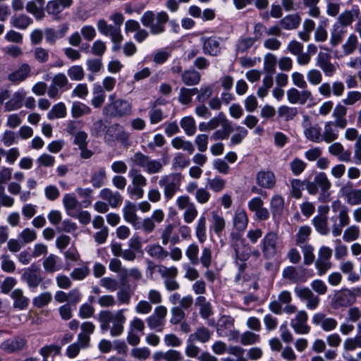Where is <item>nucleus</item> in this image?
<instances>
[{
  "label": "nucleus",
  "instance_id": "nucleus-37",
  "mask_svg": "<svg viewBox=\"0 0 361 361\" xmlns=\"http://www.w3.org/2000/svg\"><path fill=\"white\" fill-rule=\"evenodd\" d=\"M128 177L131 180L132 185L145 188L147 185L146 177L137 169L132 168L128 172Z\"/></svg>",
  "mask_w": 361,
  "mask_h": 361
},
{
  "label": "nucleus",
  "instance_id": "nucleus-54",
  "mask_svg": "<svg viewBox=\"0 0 361 361\" xmlns=\"http://www.w3.org/2000/svg\"><path fill=\"white\" fill-rule=\"evenodd\" d=\"M52 300V295L49 291L41 293L32 300L33 305L42 308L48 305Z\"/></svg>",
  "mask_w": 361,
  "mask_h": 361
},
{
  "label": "nucleus",
  "instance_id": "nucleus-56",
  "mask_svg": "<svg viewBox=\"0 0 361 361\" xmlns=\"http://www.w3.org/2000/svg\"><path fill=\"white\" fill-rule=\"evenodd\" d=\"M196 304L200 306V312L204 319H207L212 314L211 305L204 297H198Z\"/></svg>",
  "mask_w": 361,
  "mask_h": 361
},
{
  "label": "nucleus",
  "instance_id": "nucleus-55",
  "mask_svg": "<svg viewBox=\"0 0 361 361\" xmlns=\"http://www.w3.org/2000/svg\"><path fill=\"white\" fill-rule=\"evenodd\" d=\"M32 23V19L26 15L21 14L11 19V24L13 27L24 30L27 28Z\"/></svg>",
  "mask_w": 361,
  "mask_h": 361
},
{
  "label": "nucleus",
  "instance_id": "nucleus-51",
  "mask_svg": "<svg viewBox=\"0 0 361 361\" xmlns=\"http://www.w3.org/2000/svg\"><path fill=\"white\" fill-rule=\"evenodd\" d=\"M284 209V200L283 198L279 195H275L271 200V210L273 214V216L275 217L276 216H281Z\"/></svg>",
  "mask_w": 361,
  "mask_h": 361
},
{
  "label": "nucleus",
  "instance_id": "nucleus-50",
  "mask_svg": "<svg viewBox=\"0 0 361 361\" xmlns=\"http://www.w3.org/2000/svg\"><path fill=\"white\" fill-rule=\"evenodd\" d=\"M174 226L172 224H167L163 229L161 235V239L164 245H166L169 242L173 244H176L179 241L178 236L171 238Z\"/></svg>",
  "mask_w": 361,
  "mask_h": 361
},
{
  "label": "nucleus",
  "instance_id": "nucleus-59",
  "mask_svg": "<svg viewBox=\"0 0 361 361\" xmlns=\"http://www.w3.org/2000/svg\"><path fill=\"white\" fill-rule=\"evenodd\" d=\"M157 272L166 280V279L176 278L178 275V269L176 267H167L163 264L157 266Z\"/></svg>",
  "mask_w": 361,
  "mask_h": 361
},
{
  "label": "nucleus",
  "instance_id": "nucleus-26",
  "mask_svg": "<svg viewBox=\"0 0 361 361\" xmlns=\"http://www.w3.org/2000/svg\"><path fill=\"white\" fill-rule=\"evenodd\" d=\"M201 41L202 42V49L204 54L212 56H217L220 54V44L217 37H202Z\"/></svg>",
  "mask_w": 361,
  "mask_h": 361
},
{
  "label": "nucleus",
  "instance_id": "nucleus-62",
  "mask_svg": "<svg viewBox=\"0 0 361 361\" xmlns=\"http://www.w3.org/2000/svg\"><path fill=\"white\" fill-rule=\"evenodd\" d=\"M199 247L195 243L189 245L185 250V255L191 264L196 265L199 263L198 259Z\"/></svg>",
  "mask_w": 361,
  "mask_h": 361
},
{
  "label": "nucleus",
  "instance_id": "nucleus-18",
  "mask_svg": "<svg viewBox=\"0 0 361 361\" xmlns=\"http://www.w3.org/2000/svg\"><path fill=\"white\" fill-rule=\"evenodd\" d=\"M320 188L321 192L319 196V200L322 202H327L330 200L329 189L331 187V183L328 177L324 173H319L316 175L314 180Z\"/></svg>",
  "mask_w": 361,
  "mask_h": 361
},
{
  "label": "nucleus",
  "instance_id": "nucleus-14",
  "mask_svg": "<svg viewBox=\"0 0 361 361\" xmlns=\"http://www.w3.org/2000/svg\"><path fill=\"white\" fill-rule=\"evenodd\" d=\"M286 94L288 102L292 104L304 105L308 101L314 99L312 92L306 88L299 90L297 88L291 87L287 90Z\"/></svg>",
  "mask_w": 361,
  "mask_h": 361
},
{
  "label": "nucleus",
  "instance_id": "nucleus-61",
  "mask_svg": "<svg viewBox=\"0 0 361 361\" xmlns=\"http://www.w3.org/2000/svg\"><path fill=\"white\" fill-rule=\"evenodd\" d=\"M109 130L114 131L116 133V139L120 140L122 143L126 144L128 141L130 134L124 130L121 125L118 123L114 124L110 127Z\"/></svg>",
  "mask_w": 361,
  "mask_h": 361
},
{
  "label": "nucleus",
  "instance_id": "nucleus-21",
  "mask_svg": "<svg viewBox=\"0 0 361 361\" xmlns=\"http://www.w3.org/2000/svg\"><path fill=\"white\" fill-rule=\"evenodd\" d=\"M312 323L314 325H319L324 331H334L337 325V321L332 317H327L324 313H317L312 317Z\"/></svg>",
  "mask_w": 361,
  "mask_h": 361
},
{
  "label": "nucleus",
  "instance_id": "nucleus-48",
  "mask_svg": "<svg viewBox=\"0 0 361 361\" xmlns=\"http://www.w3.org/2000/svg\"><path fill=\"white\" fill-rule=\"evenodd\" d=\"M66 116V107L63 102L54 105L51 109L47 113V118L49 120L62 118Z\"/></svg>",
  "mask_w": 361,
  "mask_h": 361
},
{
  "label": "nucleus",
  "instance_id": "nucleus-64",
  "mask_svg": "<svg viewBox=\"0 0 361 361\" xmlns=\"http://www.w3.org/2000/svg\"><path fill=\"white\" fill-rule=\"evenodd\" d=\"M360 235V228L356 225H352L348 227L343 233V239L345 242H352L358 238Z\"/></svg>",
  "mask_w": 361,
  "mask_h": 361
},
{
  "label": "nucleus",
  "instance_id": "nucleus-45",
  "mask_svg": "<svg viewBox=\"0 0 361 361\" xmlns=\"http://www.w3.org/2000/svg\"><path fill=\"white\" fill-rule=\"evenodd\" d=\"M198 92L197 88L181 87L178 95V102L183 105H189L192 97Z\"/></svg>",
  "mask_w": 361,
  "mask_h": 361
},
{
  "label": "nucleus",
  "instance_id": "nucleus-16",
  "mask_svg": "<svg viewBox=\"0 0 361 361\" xmlns=\"http://www.w3.org/2000/svg\"><path fill=\"white\" fill-rule=\"evenodd\" d=\"M294 291L300 300L306 301V307L308 310H314L318 307L320 299L309 288L295 287Z\"/></svg>",
  "mask_w": 361,
  "mask_h": 361
},
{
  "label": "nucleus",
  "instance_id": "nucleus-7",
  "mask_svg": "<svg viewBox=\"0 0 361 361\" xmlns=\"http://www.w3.org/2000/svg\"><path fill=\"white\" fill-rule=\"evenodd\" d=\"M130 159L135 165L144 169L149 174L161 172L164 166L159 160L152 159L149 156L140 152L135 153Z\"/></svg>",
  "mask_w": 361,
  "mask_h": 361
},
{
  "label": "nucleus",
  "instance_id": "nucleus-40",
  "mask_svg": "<svg viewBox=\"0 0 361 361\" xmlns=\"http://www.w3.org/2000/svg\"><path fill=\"white\" fill-rule=\"evenodd\" d=\"M171 145L176 149H183L190 154L195 152V147L192 142L184 140L181 137H176L172 139Z\"/></svg>",
  "mask_w": 361,
  "mask_h": 361
},
{
  "label": "nucleus",
  "instance_id": "nucleus-33",
  "mask_svg": "<svg viewBox=\"0 0 361 361\" xmlns=\"http://www.w3.org/2000/svg\"><path fill=\"white\" fill-rule=\"evenodd\" d=\"M301 18L298 14H290L283 17L279 23L282 28L287 30L296 29L300 24Z\"/></svg>",
  "mask_w": 361,
  "mask_h": 361
},
{
  "label": "nucleus",
  "instance_id": "nucleus-28",
  "mask_svg": "<svg viewBox=\"0 0 361 361\" xmlns=\"http://www.w3.org/2000/svg\"><path fill=\"white\" fill-rule=\"evenodd\" d=\"M328 152L336 156L339 161L344 162L350 161L351 152L349 150H345L343 145L340 142H334L328 147Z\"/></svg>",
  "mask_w": 361,
  "mask_h": 361
},
{
  "label": "nucleus",
  "instance_id": "nucleus-63",
  "mask_svg": "<svg viewBox=\"0 0 361 361\" xmlns=\"http://www.w3.org/2000/svg\"><path fill=\"white\" fill-rule=\"evenodd\" d=\"M207 184L213 192H219L226 187V180L219 176H215L212 179H208Z\"/></svg>",
  "mask_w": 361,
  "mask_h": 361
},
{
  "label": "nucleus",
  "instance_id": "nucleus-60",
  "mask_svg": "<svg viewBox=\"0 0 361 361\" xmlns=\"http://www.w3.org/2000/svg\"><path fill=\"white\" fill-rule=\"evenodd\" d=\"M57 259L58 257L54 254H50L45 258L42 265L46 272L54 273L59 269L57 266Z\"/></svg>",
  "mask_w": 361,
  "mask_h": 361
},
{
  "label": "nucleus",
  "instance_id": "nucleus-53",
  "mask_svg": "<svg viewBox=\"0 0 361 361\" xmlns=\"http://www.w3.org/2000/svg\"><path fill=\"white\" fill-rule=\"evenodd\" d=\"M277 64L276 56L271 54L267 53L264 56V70L266 73L274 74L276 72V66Z\"/></svg>",
  "mask_w": 361,
  "mask_h": 361
},
{
  "label": "nucleus",
  "instance_id": "nucleus-12",
  "mask_svg": "<svg viewBox=\"0 0 361 361\" xmlns=\"http://www.w3.org/2000/svg\"><path fill=\"white\" fill-rule=\"evenodd\" d=\"M302 126L305 137L316 143L322 141L321 128L318 125L312 126L311 124V118L307 114L302 115Z\"/></svg>",
  "mask_w": 361,
  "mask_h": 361
},
{
  "label": "nucleus",
  "instance_id": "nucleus-42",
  "mask_svg": "<svg viewBox=\"0 0 361 361\" xmlns=\"http://www.w3.org/2000/svg\"><path fill=\"white\" fill-rule=\"evenodd\" d=\"M183 82L188 86H192L198 84L201 79L200 74L195 70H188L182 74Z\"/></svg>",
  "mask_w": 361,
  "mask_h": 361
},
{
  "label": "nucleus",
  "instance_id": "nucleus-30",
  "mask_svg": "<svg viewBox=\"0 0 361 361\" xmlns=\"http://www.w3.org/2000/svg\"><path fill=\"white\" fill-rule=\"evenodd\" d=\"M347 108L344 105L337 104L334 109L332 116L335 121L334 123L338 128L344 129L348 126L346 119Z\"/></svg>",
  "mask_w": 361,
  "mask_h": 361
},
{
  "label": "nucleus",
  "instance_id": "nucleus-2",
  "mask_svg": "<svg viewBox=\"0 0 361 361\" xmlns=\"http://www.w3.org/2000/svg\"><path fill=\"white\" fill-rule=\"evenodd\" d=\"M360 14V10L356 6L351 10H345L337 16L330 33L329 42L332 47H335L342 42L347 32V27L350 26Z\"/></svg>",
  "mask_w": 361,
  "mask_h": 361
},
{
  "label": "nucleus",
  "instance_id": "nucleus-32",
  "mask_svg": "<svg viewBox=\"0 0 361 361\" xmlns=\"http://www.w3.org/2000/svg\"><path fill=\"white\" fill-rule=\"evenodd\" d=\"M147 253L152 258L157 260H164L169 256V252L159 244L149 245L146 247Z\"/></svg>",
  "mask_w": 361,
  "mask_h": 361
},
{
  "label": "nucleus",
  "instance_id": "nucleus-4",
  "mask_svg": "<svg viewBox=\"0 0 361 361\" xmlns=\"http://www.w3.org/2000/svg\"><path fill=\"white\" fill-rule=\"evenodd\" d=\"M169 20V16L166 12L161 11L156 16L151 11H147L140 18L142 24L149 28L152 35H159L165 31V24Z\"/></svg>",
  "mask_w": 361,
  "mask_h": 361
},
{
  "label": "nucleus",
  "instance_id": "nucleus-6",
  "mask_svg": "<svg viewBox=\"0 0 361 361\" xmlns=\"http://www.w3.org/2000/svg\"><path fill=\"white\" fill-rule=\"evenodd\" d=\"M293 296L289 290L281 291L277 300L271 301L269 304V310L276 314H281L282 312L287 314H292L297 310L295 305H292Z\"/></svg>",
  "mask_w": 361,
  "mask_h": 361
},
{
  "label": "nucleus",
  "instance_id": "nucleus-9",
  "mask_svg": "<svg viewBox=\"0 0 361 361\" xmlns=\"http://www.w3.org/2000/svg\"><path fill=\"white\" fill-rule=\"evenodd\" d=\"M312 276V271L306 269L302 267L296 268L289 266L285 268L282 272L283 279L294 283L306 282Z\"/></svg>",
  "mask_w": 361,
  "mask_h": 361
},
{
  "label": "nucleus",
  "instance_id": "nucleus-19",
  "mask_svg": "<svg viewBox=\"0 0 361 361\" xmlns=\"http://www.w3.org/2000/svg\"><path fill=\"white\" fill-rule=\"evenodd\" d=\"M32 68L27 63H23L15 71L8 75V80L13 83L19 84L27 80L30 75Z\"/></svg>",
  "mask_w": 361,
  "mask_h": 361
},
{
  "label": "nucleus",
  "instance_id": "nucleus-49",
  "mask_svg": "<svg viewBox=\"0 0 361 361\" xmlns=\"http://www.w3.org/2000/svg\"><path fill=\"white\" fill-rule=\"evenodd\" d=\"M298 114V111L296 107L283 105L278 109L279 117L283 118L286 121L293 120Z\"/></svg>",
  "mask_w": 361,
  "mask_h": 361
},
{
  "label": "nucleus",
  "instance_id": "nucleus-15",
  "mask_svg": "<svg viewBox=\"0 0 361 361\" xmlns=\"http://www.w3.org/2000/svg\"><path fill=\"white\" fill-rule=\"evenodd\" d=\"M295 317L291 319L290 325L297 334H307L310 326L307 324L308 314L305 310L296 311Z\"/></svg>",
  "mask_w": 361,
  "mask_h": 361
},
{
  "label": "nucleus",
  "instance_id": "nucleus-29",
  "mask_svg": "<svg viewBox=\"0 0 361 361\" xmlns=\"http://www.w3.org/2000/svg\"><path fill=\"white\" fill-rule=\"evenodd\" d=\"M25 344L26 340L24 338L16 337L13 339H8L3 342L0 348L8 353H11L16 350L23 349Z\"/></svg>",
  "mask_w": 361,
  "mask_h": 361
},
{
  "label": "nucleus",
  "instance_id": "nucleus-47",
  "mask_svg": "<svg viewBox=\"0 0 361 361\" xmlns=\"http://www.w3.org/2000/svg\"><path fill=\"white\" fill-rule=\"evenodd\" d=\"M91 113V109L87 105L75 102L71 106V115L73 118H78L85 115H88Z\"/></svg>",
  "mask_w": 361,
  "mask_h": 361
},
{
  "label": "nucleus",
  "instance_id": "nucleus-44",
  "mask_svg": "<svg viewBox=\"0 0 361 361\" xmlns=\"http://www.w3.org/2000/svg\"><path fill=\"white\" fill-rule=\"evenodd\" d=\"M358 38L354 33H351L347 37L345 43L342 45V49L345 55L353 54L356 48H358Z\"/></svg>",
  "mask_w": 361,
  "mask_h": 361
},
{
  "label": "nucleus",
  "instance_id": "nucleus-57",
  "mask_svg": "<svg viewBox=\"0 0 361 361\" xmlns=\"http://www.w3.org/2000/svg\"><path fill=\"white\" fill-rule=\"evenodd\" d=\"M63 204L69 215H72L71 212L75 209L80 204L77 198L71 194H65L63 197Z\"/></svg>",
  "mask_w": 361,
  "mask_h": 361
},
{
  "label": "nucleus",
  "instance_id": "nucleus-10",
  "mask_svg": "<svg viewBox=\"0 0 361 361\" xmlns=\"http://www.w3.org/2000/svg\"><path fill=\"white\" fill-rule=\"evenodd\" d=\"M97 27L101 35L110 37L113 44H121L123 39L121 30L118 29V26L109 24L104 18H99L97 21Z\"/></svg>",
  "mask_w": 361,
  "mask_h": 361
},
{
  "label": "nucleus",
  "instance_id": "nucleus-27",
  "mask_svg": "<svg viewBox=\"0 0 361 361\" xmlns=\"http://www.w3.org/2000/svg\"><path fill=\"white\" fill-rule=\"evenodd\" d=\"M338 126L334 121H329L324 125L323 132L322 133V141L326 143H331L338 138Z\"/></svg>",
  "mask_w": 361,
  "mask_h": 361
},
{
  "label": "nucleus",
  "instance_id": "nucleus-39",
  "mask_svg": "<svg viewBox=\"0 0 361 361\" xmlns=\"http://www.w3.org/2000/svg\"><path fill=\"white\" fill-rule=\"evenodd\" d=\"M212 215V229L218 235H219L226 227V221L224 218L216 211H213Z\"/></svg>",
  "mask_w": 361,
  "mask_h": 361
},
{
  "label": "nucleus",
  "instance_id": "nucleus-31",
  "mask_svg": "<svg viewBox=\"0 0 361 361\" xmlns=\"http://www.w3.org/2000/svg\"><path fill=\"white\" fill-rule=\"evenodd\" d=\"M257 184L264 188H271L276 183L275 176L270 171H261L257 174Z\"/></svg>",
  "mask_w": 361,
  "mask_h": 361
},
{
  "label": "nucleus",
  "instance_id": "nucleus-24",
  "mask_svg": "<svg viewBox=\"0 0 361 361\" xmlns=\"http://www.w3.org/2000/svg\"><path fill=\"white\" fill-rule=\"evenodd\" d=\"M122 210L124 220L133 225L135 228H137V225L139 221V217L137 214L135 204L126 201Z\"/></svg>",
  "mask_w": 361,
  "mask_h": 361
},
{
  "label": "nucleus",
  "instance_id": "nucleus-25",
  "mask_svg": "<svg viewBox=\"0 0 361 361\" xmlns=\"http://www.w3.org/2000/svg\"><path fill=\"white\" fill-rule=\"evenodd\" d=\"M25 92L23 90L14 92L13 95L8 98V100L5 103V111H13L21 108L23 105V101L25 99Z\"/></svg>",
  "mask_w": 361,
  "mask_h": 361
},
{
  "label": "nucleus",
  "instance_id": "nucleus-46",
  "mask_svg": "<svg viewBox=\"0 0 361 361\" xmlns=\"http://www.w3.org/2000/svg\"><path fill=\"white\" fill-rule=\"evenodd\" d=\"M180 125L185 133L188 136L193 135L196 132V123L193 117L188 116L180 119Z\"/></svg>",
  "mask_w": 361,
  "mask_h": 361
},
{
  "label": "nucleus",
  "instance_id": "nucleus-38",
  "mask_svg": "<svg viewBox=\"0 0 361 361\" xmlns=\"http://www.w3.org/2000/svg\"><path fill=\"white\" fill-rule=\"evenodd\" d=\"M207 220L206 217L201 216L195 225V236L200 243H203L207 240Z\"/></svg>",
  "mask_w": 361,
  "mask_h": 361
},
{
  "label": "nucleus",
  "instance_id": "nucleus-34",
  "mask_svg": "<svg viewBox=\"0 0 361 361\" xmlns=\"http://www.w3.org/2000/svg\"><path fill=\"white\" fill-rule=\"evenodd\" d=\"M106 180V171L104 167L97 169L92 174L90 183L95 188L103 186Z\"/></svg>",
  "mask_w": 361,
  "mask_h": 361
},
{
  "label": "nucleus",
  "instance_id": "nucleus-5",
  "mask_svg": "<svg viewBox=\"0 0 361 361\" xmlns=\"http://www.w3.org/2000/svg\"><path fill=\"white\" fill-rule=\"evenodd\" d=\"M182 180L183 176L180 173H169L160 177L158 184L162 189L166 200H171L180 190Z\"/></svg>",
  "mask_w": 361,
  "mask_h": 361
},
{
  "label": "nucleus",
  "instance_id": "nucleus-3",
  "mask_svg": "<svg viewBox=\"0 0 361 361\" xmlns=\"http://www.w3.org/2000/svg\"><path fill=\"white\" fill-rule=\"evenodd\" d=\"M132 111L131 104L126 99H116L114 94L109 96V102L102 109L105 116L121 118L130 114Z\"/></svg>",
  "mask_w": 361,
  "mask_h": 361
},
{
  "label": "nucleus",
  "instance_id": "nucleus-36",
  "mask_svg": "<svg viewBox=\"0 0 361 361\" xmlns=\"http://www.w3.org/2000/svg\"><path fill=\"white\" fill-rule=\"evenodd\" d=\"M13 300V307L19 310H24L28 305L29 299L23 295V291L20 288L15 289L11 293Z\"/></svg>",
  "mask_w": 361,
  "mask_h": 361
},
{
  "label": "nucleus",
  "instance_id": "nucleus-23",
  "mask_svg": "<svg viewBox=\"0 0 361 361\" xmlns=\"http://www.w3.org/2000/svg\"><path fill=\"white\" fill-rule=\"evenodd\" d=\"M99 196L101 199L107 202L112 208L118 207L123 202V197L117 191H113L109 188H104L100 190Z\"/></svg>",
  "mask_w": 361,
  "mask_h": 361
},
{
  "label": "nucleus",
  "instance_id": "nucleus-8",
  "mask_svg": "<svg viewBox=\"0 0 361 361\" xmlns=\"http://www.w3.org/2000/svg\"><path fill=\"white\" fill-rule=\"evenodd\" d=\"M176 204L179 210L183 211V217L186 224H191L197 218L198 211L188 195L178 196Z\"/></svg>",
  "mask_w": 361,
  "mask_h": 361
},
{
  "label": "nucleus",
  "instance_id": "nucleus-52",
  "mask_svg": "<svg viewBox=\"0 0 361 361\" xmlns=\"http://www.w3.org/2000/svg\"><path fill=\"white\" fill-rule=\"evenodd\" d=\"M25 8L26 11L32 14L37 20L43 19L45 16L44 11L42 6H38L34 1H27Z\"/></svg>",
  "mask_w": 361,
  "mask_h": 361
},
{
  "label": "nucleus",
  "instance_id": "nucleus-17",
  "mask_svg": "<svg viewBox=\"0 0 361 361\" xmlns=\"http://www.w3.org/2000/svg\"><path fill=\"white\" fill-rule=\"evenodd\" d=\"M73 0H51L47 2L45 10L47 13L55 19L60 18V14L63 9L72 6Z\"/></svg>",
  "mask_w": 361,
  "mask_h": 361
},
{
  "label": "nucleus",
  "instance_id": "nucleus-20",
  "mask_svg": "<svg viewBox=\"0 0 361 361\" xmlns=\"http://www.w3.org/2000/svg\"><path fill=\"white\" fill-rule=\"evenodd\" d=\"M341 192L349 205L361 204V189L354 188L350 183L342 187Z\"/></svg>",
  "mask_w": 361,
  "mask_h": 361
},
{
  "label": "nucleus",
  "instance_id": "nucleus-43",
  "mask_svg": "<svg viewBox=\"0 0 361 361\" xmlns=\"http://www.w3.org/2000/svg\"><path fill=\"white\" fill-rule=\"evenodd\" d=\"M248 218L243 210L237 211L233 218V226L239 231H244L247 226Z\"/></svg>",
  "mask_w": 361,
  "mask_h": 361
},
{
  "label": "nucleus",
  "instance_id": "nucleus-41",
  "mask_svg": "<svg viewBox=\"0 0 361 361\" xmlns=\"http://www.w3.org/2000/svg\"><path fill=\"white\" fill-rule=\"evenodd\" d=\"M315 23L314 20L306 18L302 23V30L298 32V37L303 42H308L310 39V33L315 30Z\"/></svg>",
  "mask_w": 361,
  "mask_h": 361
},
{
  "label": "nucleus",
  "instance_id": "nucleus-35",
  "mask_svg": "<svg viewBox=\"0 0 361 361\" xmlns=\"http://www.w3.org/2000/svg\"><path fill=\"white\" fill-rule=\"evenodd\" d=\"M212 332L207 328L202 326L196 329V331L189 336L190 341H198L200 343L208 342L212 337Z\"/></svg>",
  "mask_w": 361,
  "mask_h": 361
},
{
  "label": "nucleus",
  "instance_id": "nucleus-13",
  "mask_svg": "<svg viewBox=\"0 0 361 361\" xmlns=\"http://www.w3.org/2000/svg\"><path fill=\"white\" fill-rule=\"evenodd\" d=\"M279 244V235L273 231L267 233L262 240V250L265 258L273 257L277 252Z\"/></svg>",
  "mask_w": 361,
  "mask_h": 361
},
{
  "label": "nucleus",
  "instance_id": "nucleus-11",
  "mask_svg": "<svg viewBox=\"0 0 361 361\" xmlns=\"http://www.w3.org/2000/svg\"><path fill=\"white\" fill-rule=\"evenodd\" d=\"M21 279L31 290H35L43 281V277L41 275L40 268L35 264H32L24 270Z\"/></svg>",
  "mask_w": 361,
  "mask_h": 361
},
{
  "label": "nucleus",
  "instance_id": "nucleus-1",
  "mask_svg": "<svg viewBox=\"0 0 361 361\" xmlns=\"http://www.w3.org/2000/svg\"><path fill=\"white\" fill-rule=\"evenodd\" d=\"M125 311V309L100 311L97 315V320L101 331L105 333L109 331V335L113 338L121 336L124 332L127 321Z\"/></svg>",
  "mask_w": 361,
  "mask_h": 361
},
{
  "label": "nucleus",
  "instance_id": "nucleus-22",
  "mask_svg": "<svg viewBox=\"0 0 361 361\" xmlns=\"http://www.w3.org/2000/svg\"><path fill=\"white\" fill-rule=\"evenodd\" d=\"M333 303L334 307L336 309L351 305L354 303L352 290L345 289L344 290L338 291L334 296Z\"/></svg>",
  "mask_w": 361,
  "mask_h": 361
},
{
  "label": "nucleus",
  "instance_id": "nucleus-58",
  "mask_svg": "<svg viewBox=\"0 0 361 361\" xmlns=\"http://www.w3.org/2000/svg\"><path fill=\"white\" fill-rule=\"evenodd\" d=\"M311 233L312 229L309 226H300L296 234V245L301 246V244H304L306 241H307L311 235Z\"/></svg>",
  "mask_w": 361,
  "mask_h": 361
}]
</instances>
